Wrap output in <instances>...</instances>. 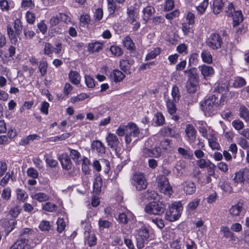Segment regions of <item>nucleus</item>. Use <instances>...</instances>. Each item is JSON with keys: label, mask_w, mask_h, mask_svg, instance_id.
I'll return each instance as SVG.
<instances>
[{"label": "nucleus", "mask_w": 249, "mask_h": 249, "mask_svg": "<svg viewBox=\"0 0 249 249\" xmlns=\"http://www.w3.org/2000/svg\"><path fill=\"white\" fill-rule=\"evenodd\" d=\"M70 81L74 85H78L80 83L81 76L76 71H71L69 74Z\"/></svg>", "instance_id": "5701e85b"}, {"label": "nucleus", "mask_w": 249, "mask_h": 249, "mask_svg": "<svg viewBox=\"0 0 249 249\" xmlns=\"http://www.w3.org/2000/svg\"><path fill=\"white\" fill-rule=\"evenodd\" d=\"M103 16V11L101 8H99L96 9L94 14V17L96 20H100L102 19Z\"/></svg>", "instance_id": "338daca9"}, {"label": "nucleus", "mask_w": 249, "mask_h": 249, "mask_svg": "<svg viewBox=\"0 0 249 249\" xmlns=\"http://www.w3.org/2000/svg\"><path fill=\"white\" fill-rule=\"evenodd\" d=\"M183 189L184 192L187 195L194 194L196 190V184L194 182L186 181L183 183Z\"/></svg>", "instance_id": "4468645a"}, {"label": "nucleus", "mask_w": 249, "mask_h": 249, "mask_svg": "<svg viewBox=\"0 0 249 249\" xmlns=\"http://www.w3.org/2000/svg\"><path fill=\"white\" fill-rule=\"evenodd\" d=\"M80 22L83 26H86L89 22V16L88 15H81L80 18Z\"/></svg>", "instance_id": "774afa93"}, {"label": "nucleus", "mask_w": 249, "mask_h": 249, "mask_svg": "<svg viewBox=\"0 0 249 249\" xmlns=\"http://www.w3.org/2000/svg\"><path fill=\"white\" fill-rule=\"evenodd\" d=\"M33 199L37 200L39 202L45 201L49 199V196L44 193H36L32 195Z\"/></svg>", "instance_id": "e433bc0d"}, {"label": "nucleus", "mask_w": 249, "mask_h": 249, "mask_svg": "<svg viewBox=\"0 0 249 249\" xmlns=\"http://www.w3.org/2000/svg\"><path fill=\"white\" fill-rule=\"evenodd\" d=\"M178 150L179 154L184 159L191 160L193 157V154L191 151L181 147H179Z\"/></svg>", "instance_id": "ea45409f"}, {"label": "nucleus", "mask_w": 249, "mask_h": 249, "mask_svg": "<svg viewBox=\"0 0 249 249\" xmlns=\"http://www.w3.org/2000/svg\"><path fill=\"white\" fill-rule=\"evenodd\" d=\"M85 78L87 87L89 88H93L95 85L93 78L88 75H85Z\"/></svg>", "instance_id": "e2e57ef3"}, {"label": "nucleus", "mask_w": 249, "mask_h": 249, "mask_svg": "<svg viewBox=\"0 0 249 249\" xmlns=\"http://www.w3.org/2000/svg\"><path fill=\"white\" fill-rule=\"evenodd\" d=\"M7 33L12 43H16L17 42L18 39L14 34V30L10 26H8L7 27Z\"/></svg>", "instance_id": "4d7b16f0"}, {"label": "nucleus", "mask_w": 249, "mask_h": 249, "mask_svg": "<svg viewBox=\"0 0 249 249\" xmlns=\"http://www.w3.org/2000/svg\"><path fill=\"white\" fill-rule=\"evenodd\" d=\"M199 202V199H195L191 201L187 206L188 209L190 211H194L196 210L198 206Z\"/></svg>", "instance_id": "0e129e2a"}, {"label": "nucleus", "mask_w": 249, "mask_h": 249, "mask_svg": "<svg viewBox=\"0 0 249 249\" xmlns=\"http://www.w3.org/2000/svg\"><path fill=\"white\" fill-rule=\"evenodd\" d=\"M220 232L223 234V236L226 238H232L234 236L233 233L230 231L228 227H222Z\"/></svg>", "instance_id": "3c124183"}, {"label": "nucleus", "mask_w": 249, "mask_h": 249, "mask_svg": "<svg viewBox=\"0 0 249 249\" xmlns=\"http://www.w3.org/2000/svg\"><path fill=\"white\" fill-rule=\"evenodd\" d=\"M99 227L100 230L105 228H108L111 225V223L107 220L100 219L98 222Z\"/></svg>", "instance_id": "bf43d9fd"}, {"label": "nucleus", "mask_w": 249, "mask_h": 249, "mask_svg": "<svg viewBox=\"0 0 249 249\" xmlns=\"http://www.w3.org/2000/svg\"><path fill=\"white\" fill-rule=\"evenodd\" d=\"M143 19L147 22L155 13V10L153 6H147L144 8L142 10Z\"/></svg>", "instance_id": "dca6fc26"}, {"label": "nucleus", "mask_w": 249, "mask_h": 249, "mask_svg": "<svg viewBox=\"0 0 249 249\" xmlns=\"http://www.w3.org/2000/svg\"><path fill=\"white\" fill-rule=\"evenodd\" d=\"M196 133V130L192 124H188L186 125L185 133L188 139L191 140L195 139Z\"/></svg>", "instance_id": "b1692460"}, {"label": "nucleus", "mask_w": 249, "mask_h": 249, "mask_svg": "<svg viewBox=\"0 0 249 249\" xmlns=\"http://www.w3.org/2000/svg\"><path fill=\"white\" fill-rule=\"evenodd\" d=\"M233 19V26L235 27L238 25L243 20V16L241 10H236L231 16Z\"/></svg>", "instance_id": "aec40b11"}, {"label": "nucleus", "mask_w": 249, "mask_h": 249, "mask_svg": "<svg viewBox=\"0 0 249 249\" xmlns=\"http://www.w3.org/2000/svg\"><path fill=\"white\" fill-rule=\"evenodd\" d=\"M188 73V79L186 83V89L190 93H195L198 88L199 76L196 68H193L185 71Z\"/></svg>", "instance_id": "f03ea898"}, {"label": "nucleus", "mask_w": 249, "mask_h": 249, "mask_svg": "<svg viewBox=\"0 0 249 249\" xmlns=\"http://www.w3.org/2000/svg\"><path fill=\"white\" fill-rule=\"evenodd\" d=\"M85 243L87 244L89 247H92L97 244V238L94 234L88 233V235L85 236Z\"/></svg>", "instance_id": "bb28decb"}, {"label": "nucleus", "mask_w": 249, "mask_h": 249, "mask_svg": "<svg viewBox=\"0 0 249 249\" xmlns=\"http://www.w3.org/2000/svg\"><path fill=\"white\" fill-rule=\"evenodd\" d=\"M53 52V47L50 43H46L44 48V53L46 55H51Z\"/></svg>", "instance_id": "680f3d73"}, {"label": "nucleus", "mask_w": 249, "mask_h": 249, "mask_svg": "<svg viewBox=\"0 0 249 249\" xmlns=\"http://www.w3.org/2000/svg\"><path fill=\"white\" fill-rule=\"evenodd\" d=\"M209 0H204L198 6L196 7L197 11L200 14H203L207 8Z\"/></svg>", "instance_id": "603ef678"}, {"label": "nucleus", "mask_w": 249, "mask_h": 249, "mask_svg": "<svg viewBox=\"0 0 249 249\" xmlns=\"http://www.w3.org/2000/svg\"><path fill=\"white\" fill-rule=\"evenodd\" d=\"M88 95L84 93H81L77 96L72 97L71 99V102L72 103H75L76 102L83 101L84 99L88 98Z\"/></svg>", "instance_id": "864d4df0"}, {"label": "nucleus", "mask_w": 249, "mask_h": 249, "mask_svg": "<svg viewBox=\"0 0 249 249\" xmlns=\"http://www.w3.org/2000/svg\"><path fill=\"white\" fill-rule=\"evenodd\" d=\"M14 29L15 33L17 36H19L21 35L22 31V25L19 19H17L14 22Z\"/></svg>", "instance_id": "6e6d98bb"}, {"label": "nucleus", "mask_w": 249, "mask_h": 249, "mask_svg": "<svg viewBox=\"0 0 249 249\" xmlns=\"http://www.w3.org/2000/svg\"><path fill=\"white\" fill-rule=\"evenodd\" d=\"M182 210L183 207L181 201H179L172 203V216L174 219L173 221H176L179 219L181 216Z\"/></svg>", "instance_id": "f8f14e48"}, {"label": "nucleus", "mask_w": 249, "mask_h": 249, "mask_svg": "<svg viewBox=\"0 0 249 249\" xmlns=\"http://www.w3.org/2000/svg\"><path fill=\"white\" fill-rule=\"evenodd\" d=\"M195 124L204 138L207 140H213V138L212 135L208 134V126L205 122L202 121H198Z\"/></svg>", "instance_id": "9b49d317"}, {"label": "nucleus", "mask_w": 249, "mask_h": 249, "mask_svg": "<svg viewBox=\"0 0 249 249\" xmlns=\"http://www.w3.org/2000/svg\"><path fill=\"white\" fill-rule=\"evenodd\" d=\"M102 179L100 175L97 176L93 182V192L96 195H99L101 192V188L102 186Z\"/></svg>", "instance_id": "6ab92c4d"}, {"label": "nucleus", "mask_w": 249, "mask_h": 249, "mask_svg": "<svg viewBox=\"0 0 249 249\" xmlns=\"http://www.w3.org/2000/svg\"><path fill=\"white\" fill-rule=\"evenodd\" d=\"M235 183H239L242 184L244 181H247V179L245 177V169L243 170H240L236 173L233 178Z\"/></svg>", "instance_id": "c756f323"}, {"label": "nucleus", "mask_w": 249, "mask_h": 249, "mask_svg": "<svg viewBox=\"0 0 249 249\" xmlns=\"http://www.w3.org/2000/svg\"><path fill=\"white\" fill-rule=\"evenodd\" d=\"M158 196V193L154 190H148L142 194V197L148 200H155L157 198Z\"/></svg>", "instance_id": "473e14b6"}, {"label": "nucleus", "mask_w": 249, "mask_h": 249, "mask_svg": "<svg viewBox=\"0 0 249 249\" xmlns=\"http://www.w3.org/2000/svg\"><path fill=\"white\" fill-rule=\"evenodd\" d=\"M1 197L5 200H9L11 197V189L9 188L3 189L1 193Z\"/></svg>", "instance_id": "69168bd1"}, {"label": "nucleus", "mask_w": 249, "mask_h": 249, "mask_svg": "<svg viewBox=\"0 0 249 249\" xmlns=\"http://www.w3.org/2000/svg\"><path fill=\"white\" fill-rule=\"evenodd\" d=\"M160 48H156L154 50L149 52L145 57V60H149L154 59L160 53Z\"/></svg>", "instance_id": "79ce46f5"}, {"label": "nucleus", "mask_w": 249, "mask_h": 249, "mask_svg": "<svg viewBox=\"0 0 249 249\" xmlns=\"http://www.w3.org/2000/svg\"><path fill=\"white\" fill-rule=\"evenodd\" d=\"M110 76L111 78L116 83L121 82L125 77V75L118 70H113L111 72Z\"/></svg>", "instance_id": "a211bd4d"}, {"label": "nucleus", "mask_w": 249, "mask_h": 249, "mask_svg": "<svg viewBox=\"0 0 249 249\" xmlns=\"http://www.w3.org/2000/svg\"><path fill=\"white\" fill-rule=\"evenodd\" d=\"M137 247L141 249L144 247L145 242L148 241L149 237V231L145 227H142L137 230Z\"/></svg>", "instance_id": "39448f33"}, {"label": "nucleus", "mask_w": 249, "mask_h": 249, "mask_svg": "<svg viewBox=\"0 0 249 249\" xmlns=\"http://www.w3.org/2000/svg\"><path fill=\"white\" fill-rule=\"evenodd\" d=\"M236 11L235 8L232 2H229L225 7V12L226 15L228 17L233 16L234 12Z\"/></svg>", "instance_id": "37998d69"}, {"label": "nucleus", "mask_w": 249, "mask_h": 249, "mask_svg": "<svg viewBox=\"0 0 249 249\" xmlns=\"http://www.w3.org/2000/svg\"><path fill=\"white\" fill-rule=\"evenodd\" d=\"M154 122L157 126H160L163 124L164 122V118L161 113L158 112L155 114Z\"/></svg>", "instance_id": "49530a36"}, {"label": "nucleus", "mask_w": 249, "mask_h": 249, "mask_svg": "<svg viewBox=\"0 0 249 249\" xmlns=\"http://www.w3.org/2000/svg\"><path fill=\"white\" fill-rule=\"evenodd\" d=\"M70 156L71 159L75 161L76 164H79L81 160L80 154L77 150L72 149H70Z\"/></svg>", "instance_id": "58836bf2"}, {"label": "nucleus", "mask_w": 249, "mask_h": 249, "mask_svg": "<svg viewBox=\"0 0 249 249\" xmlns=\"http://www.w3.org/2000/svg\"><path fill=\"white\" fill-rule=\"evenodd\" d=\"M231 124L235 129L238 131L242 129L244 127V124L243 122L239 119H236L233 121Z\"/></svg>", "instance_id": "13d9d810"}, {"label": "nucleus", "mask_w": 249, "mask_h": 249, "mask_svg": "<svg viewBox=\"0 0 249 249\" xmlns=\"http://www.w3.org/2000/svg\"><path fill=\"white\" fill-rule=\"evenodd\" d=\"M202 75L204 78L212 76L214 73L213 69L210 66L203 65L199 67Z\"/></svg>", "instance_id": "412c9836"}, {"label": "nucleus", "mask_w": 249, "mask_h": 249, "mask_svg": "<svg viewBox=\"0 0 249 249\" xmlns=\"http://www.w3.org/2000/svg\"><path fill=\"white\" fill-rule=\"evenodd\" d=\"M109 50L112 54L116 56H121L123 54L122 49L117 46H111Z\"/></svg>", "instance_id": "5fc2aeb1"}, {"label": "nucleus", "mask_w": 249, "mask_h": 249, "mask_svg": "<svg viewBox=\"0 0 249 249\" xmlns=\"http://www.w3.org/2000/svg\"><path fill=\"white\" fill-rule=\"evenodd\" d=\"M201 57L204 63L210 64L213 62L212 55L208 50H203L201 53Z\"/></svg>", "instance_id": "72a5a7b5"}, {"label": "nucleus", "mask_w": 249, "mask_h": 249, "mask_svg": "<svg viewBox=\"0 0 249 249\" xmlns=\"http://www.w3.org/2000/svg\"><path fill=\"white\" fill-rule=\"evenodd\" d=\"M127 130V125L121 124L116 130V133L120 137L125 136H126Z\"/></svg>", "instance_id": "8fccbe9b"}, {"label": "nucleus", "mask_w": 249, "mask_h": 249, "mask_svg": "<svg viewBox=\"0 0 249 249\" xmlns=\"http://www.w3.org/2000/svg\"><path fill=\"white\" fill-rule=\"evenodd\" d=\"M180 97V94L177 86H174L172 88V98L175 103L178 102Z\"/></svg>", "instance_id": "de8ad7c7"}, {"label": "nucleus", "mask_w": 249, "mask_h": 249, "mask_svg": "<svg viewBox=\"0 0 249 249\" xmlns=\"http://www.w3.org/2000/svg\"><path fill=\"white\" fill-rule=\"evenodd\" d=\"M59 160L62 168L66 170H69L71 168L72 163L70 157L67 155H62L59 157Z\"/></svg>", "instance_id": "2eb2a0df"}, {"label": "nucleus", "mask_w": 249, "mask_h": 249, "mask_svg": "<svg viewBox=\"0 0 249 249\" xmlns=\"http://www.w3.org/2000/svg\"><path fill=\"white\" fill-rule=\"evenodd\" d=\"M133 216L131 212L126 210L124 212L119 213L117 220L119 223L125 225L133 218Z\"/></svg>", "instance_id": "ddd939ff"}, {"label": "nucleus", "mask_w": 249, "mask_h": 249, "mask_svg": "<svg viewBox=\"0 0 249 249\" xmlns=\"http://www.w3.org/2000/svg\"><path fill=\"white\" fill-rule=\"evenodd\" d=\"M242 211V207L239 203L232 206L229 210L230 213L233 217L240 216Z\"/></svg>", "instance_id": "7c9ffc66"}, {"label": "nucleus", "mask_w": 249, "mask_h": 249, "mask_svg": "<svg viewBox=\"0 0 249 249\" xmlns=\"http://www.w3.org/2000/svg\"><path fill=\"white\" fill-rule=\"evenodd\" d=\"M57 208V206L50 202H48L46 203L43 206V209L44 210L49 212H53L56 211Z\"/></svg>", "instance_id": "c03bdc74"}, {"label": "nucleus", "mask_w": 249, "mask_h": 249, "mask_svg": "<svg viewBox=\"0 0 249 249\" xmlns=\"http://www.w3.org/2000/svg\"><path fill=\"white\" fill-rule=\"evenodd\" d=\"M52 226L51 225L50 222L46 220H42L41 221L39 228L40 230L43 231H49L51 229Z\"/></svg>", "instance_id": "a18cd8bd"}, {"label": "nucleus", "mask_w": 249, "mask_h": 249, "mask_svg": "<svg viewBox=\"0 0 249 249\" xmlns=\"http://www.w3.org/2000/svg\"><path fill=\"white\" fill-rule=\"evenodd\" d=\"M17 198L18 200L24 202L28 196L26 192L22 189H17Z\"/></svg>", "instance_id": "09e8293b"}, {"label": "nucleus", "mask_w": 249, "mask_h": 249, "mask_svg": "<svg viewBox=\"0 0 249 249\" xmlns=\"http://www.w3.org/2000/svg\"><path fill=\"white\" fill-rule=\"evenodd\" d=\"M16 223V220L15 218L9 219L8 218L4 219L2 223V226L6 228L8 232H11L14 229Z\"/></svg>", "instance_id": "f3484780"}, {"label": "nucleus", "mask_w": 249, "mask_h": 249, "mask_svg": "<svg viewBox=\"0 0 249 249\" xmlns=\"http://www.w3.org/2000/svg\"><path fill=\"white\" fill-rule=\"evenodd\" d=\"M141 4V2L139 0L136 2L133 6L131 5L127 8V20L130 23H133L136 20L138 15V10Z\"/></svg>", "instance_id": "6e6552de"}, {"label": "nucleus", "mask_w": 249, "mask_h": 249, "mask_svg": "<svg viewBox=\"0 0 249 249\" xmlns=\"http://www.w3.org/2000/svg\"><path fill=\"white\" fill-rule=\"evenodd\" d=\"M224 3L222 0H213V10L214 14H219L223 9Z\"/></svg>", "instance_id": "4be33fe9"}, {"label": "nucleus", "mask_w": 249, "mask_h": 249, "mask_svg": "<svg viewBox=\"0 0 249 249\" xmlns=\"http://www.w3.org/2000/svg\"><path fill=\"white\" fill-rule=\"evenodd\" d=\"M149 142L147 141L144 144V147L142 149L143 153L148 157L158 158L161 154V149L159 147H156L153 149L150 148Z\"/></svg>", "instance_id": "9d476101"}, {"label": "nucleus", "mask_w": 249, "mask_h": 249, "mask_svg": "<svg viewBox=\"0 0 249 249\" xmlns=\"http://www.w3.org/2000/svg\"><path fill=\"white\" fill-rule=\"evenodd\" d=\"M123 43L124 47H125L127 49L130 51L134 50L135 48V44L129 36H126L124 38L123 40Z\"/></svg>", "instance_id": "c9c22d12"}, {"label": "nucleus", "mask_w": 249, "mask_h": 249, "mask_svg": "<svg viewBox=\"0 0 249 249\" xmlns=\"http://www.w3.org/2000/svg\"><path fill=\"white\" fill-rule=\"evenodd\" d=\"M246 84V80L241 77H236L232 83V86L235 88H240Z\"/></svg>", "instance_id": "a19ab883"}, {"label": "nucleus", "mask_w": 249, "mask_h": 249, "mask_svg": "<svg viewBox=\"0 0 249 249\" xmlns=\"http://www.w3.org/2000/svg\"><path fill=\"white\" fill-rule=\"evenodd\" d=\"M206 44L212 50H217L222 47L223 45V41L220 34L213 33L211 34L208 37Z\"/></svg>", "instance_id": "7ed1b4c3"}, {"label": "nucleus", "mask_w": 249, "mask_h": 249, "mask_svg": "<svg viewBox=\"0 0 249 249\" xmlns=\"http://www.w3.org/2000/svg\"><path fill=\"white\" fill-rule=\"evenodd\" d=\"M91 146L93 149L96 150L100 153L105 152V148L101 141H93Z\"/></svg>", "instance_id": "f704fd0d"}, {"label": "nucleus", "mask_w": 249, "mask_h": 249, "mask_svg": "<svg viewBox=\"0 0 249 249\" xmlns=\"http://www.w3.org/2000/svg\"><path fill=\"white\" fill-rule=\"evenodd\" d=\"M131 64V62L128 60H121L120 62V67L123 71L127 73L129 72Z\"/></svg>", "instance_id": "4c0bfd02"}, {"label": "nucleus", "mask_w": 249, "mask_h": 249, "mask_svg": "<svg viewBox=\"0 0 249 249\" xmlns=\"http://www.w3.org/2000/svg\"><path fill=\"white\" fill-rule=\"evenodd\" d=\"M223 102L222 95L218 92H215L207 97L201 104L202 109L206 116H212L216 112L219 107L223 104Z\"/></svg>", "instance_id": "f257e3e1"}, {"label": "nucleus", "mask_w": 249, "mask_h": 249, "mask_svg": "<svg viewBox=\"0 0 249 249\" xmlns=\"http://www.w3.org/2000/svg\"><path fill=\"white\" fill-rule=\"evenodd\" d=\"M239 116L245 122L249 118V110L243 105H240L239 108Z\"/></svg>", "instance_id": "a878e982"}, {"label": "nucleus", "mask_w": 249, "mask_h": 249, "mask_svg": "<svg viewBox=\"0 0 249 249\" xmlns=\"http://www.w3.org/2000/svg\"><path fill=\"white\" fill-rule=\"evenodd\" d=\"M127 133L125 140H131V137H140V130L137 124L133 122H129L127 124Z\"/></svg>", "instance_id": "1a4fd4ad"}, {"label": "nucleus", "mask_w": 249, "mask_h": 249, "mask_svg": "<svg viewBox=\"0 0 249 249\" xmlns=\"http://www.w3.org/2000/svg\"><path fill=\"white\" fill-rule=\"evenodd\" d=\"M107 9L109 15L113 17L115 16V11L117 10L118 7L114 0H107Z\"/></svg>", "instance_id": "2f4dec72"}, {"label": "nucleus", "mask_w": 249, "mask_h": 249, "mask_svg": "<svg viewBox=\"0 0 249 249\" xmlns=\"http://www.w3.org/2000/svg\"><path fill=\"white\" fill-rule=\"evenodd\" d=\"M134 185L138 191L145 189L147 185L143 174L140 172H136L132 177Z\"/></svg>", "instance_id": "0eeeda50"}, {"label": "nucleus", "mask_w": 249, "mask_h": 249, "mask_svg": "<svg viewBox=\"0 0 249 249\" xmlns=\"http://www.w3.org/2000/svg\"><path fill=\"white\" fill-rule=\"evenodd\" d=\"M144 210L149 214L160 215L163 213L165 208L161 202L152 201L146 205Z\"/></svg>", "instance_id": "20e7f679"}, {"label": "nucleus", "mask_w": 249, "mask_h": 249, "mask_svg": "<svg viewBox=\"0 0 249 249\" xmlns=\"http://www.w3.org/2000/svg\"><path fill=\"white\" fill-rule=\"evenodd\" d=\"M57 231L58 232H62L65 228L66 224L63 218H58L57 221Z\"/></svg>", "instance_id": "052dcab7"}, {"label": "nucleus", "mask_w": 249, "mask_h": 249, "mask_svg": "<svg viewBox=\"0 0 249 249\" xmlns=\"http://www.w3.org/2000/svg\"><path fill=\"white\" fill-rule=\"evenodd\" d=\"M47 69V61L45 58H43L41 60H40L38 64V69L41 76H44L46 74Z\"/></svg>", "instance_id": "c85d7f7f"}, {"label": "nucleus", "mask_w": 249, "mask_h": 249, "mask_svg": "<svg viewBox=\"0 0 249 249\" xmlns=\"http://www.w3.org/2000/svg\"><path fill=\"white\" fill-rule=\"evenodd\" d=\"M28 243V240L25 238L21 239L15 243L10 249H25Z\"/></svg>", "instance_id": "393cba45"}, {"label": "nucleus", "mask_w": 249, "mask_h": 249, "mask_svg": "<svg viewBox=\"0 0 249 249\" xmlns=\"http://www.w3.org/2000/svg\"><path fill=\"white\" fill-rule=\"evenodd\" d=\"M158 187L160 192L167 197L171 196V187L167 177L165 176H160L158 180Z\"/></svg>", "instance_id": "423d86ee"}, {"label": "nucleus", "mask_w": 249, "mask_h": 249, "mask_svg": "<svg viewBox=\"0 0 249 249\" xmlns=\"http://www.w3.org/2000/svg\"><path fill=\"white\" fill-rule=\"evenodd\" d=\"M102 48L103 44L98 41L90 43L88 45V51L91 53L98 52Z\"/></svg>", "instance_id": "cd10ccee"}]
</instances>
